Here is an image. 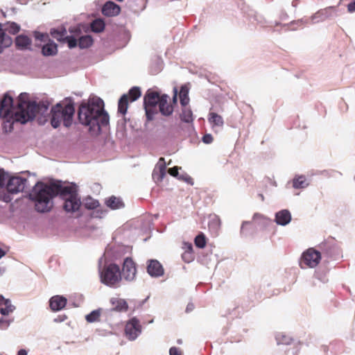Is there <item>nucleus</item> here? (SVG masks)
I'll return each mask as SVG.
<instances>
[{"label": "nucleus", "mask_w": 355, "mask_h": 355, "mask_svg": "<svg viewBox=\"0 0 355 355\" xmlns=\"http://www.w3.org/2000/svg\"><path fill=\"white\" fill-rule=\"evenodd\" d=\"M320 259V252L313 248H309L302 253L300 265L302 268L306 267L314 268L319 263Z\"/></svg>", "instance_id": "nucleus-6"}, {"label": "nucleus", "mask_w": 355, "mask_h": 355, "mask_svg": "<svg viewBox=\"0 0 355 355\" xmlns=\"http://www.w3.org/2000/svg\"><path fill=\"white\" fill-rule=\"evenodd\" d=\"M62 43H67L69 49H73L78 45V41L75 35H67Z\"/></svg>", "instance_id": "nucleus-38"}, {"label": "nucleus", "mask_w": 355, "mask_h": 355, "mask_svg": "<svg viewBox=\"0 0 355 355\" xmlns=\"http://www.w3.org/2000/svg\"><path fill=\"white\" fill-rule=\"evenodd\" d=\"M180 104L182 107H185L189 103V96H180Z\"/></svg>", "instance_id": "nucleus-50"}, {"label": "nucleus", "mask_w": 355, "mask_h": 355, "mask_svg": "<svg viewBox=\"0 0 355 355\" xmlns=\"http://www.w3.org/2000/svg\"><path fill=\"white\" fill-rule=\"evenodd\" d=\"M180 119L182 122L190 123L193 121V112L189 107H183L182 113L180 115Z\"/></svg>", "instance_id": "nucleus-30"}, {"label": "nucleus", "mask_w": 355, "mask_h": 355, "mask_svg": "<svg viewBox=\"0 0 355 355\" xmlns=\"http://www.w3.org/2000/svg\"><path fill=\"white\" fill-rule=\"evenodd\" d=\"M208 121L214 126L222 127L224 124L223 117L215 112L209 113Z\"/></svg>", "instance_id": "nucleus-29"}, {"label": "nucleus", "mask_w": 355, "mask_h": 355, "mask_svg": "<svg viewBox=\"0 0 355 355\" xmlns=\"http://www.w3.org/2000/svg\"><path fill=\"white\" fill-rule=\"evenodd\" d=\"M180 96H189V88L186 85H182L180 88Z\"/></svg>", "instance_id": "nucleus-53"}, {"label": "nucleus", "mask_w": 355, "mask_h": 355, "mask_svg": "<svg viewBox=\"0 0 355 355\" xmlns=\"http://www.w3.org/2000/svg\"><path fill=\"white\" fill-rule=\"evenodd\" d=\"M309 186L306 178L303 175L297 176L293 180V187L295 189H304Z\"/></svg>", "instance_id": "nucleus-31"}, {"label": "nucleus", "mask_w": 355, "mask_h": 355, "mask_svg": "<svg viewBox=\"0 0 355 355\" xmlns=\"http://www.w3.org/2000/svg\"><path fill=\"white\" fill-rule=\"evenodd\" d=\"M50 35L58 42H62L64 37H67V29L64 26L58 28H51L50 29Z\"/></svg>", "instance_id": "nucleus-23"}, {"label": "nucleus", "mask_w": 355, "mask_h": 355, "mask_svg": "<svg viewBox=\"0 0 355 355\" xmlns=\"http://www.w3.org/2000/svg\"><path fill=\"white\" fill-rule=\"evenodd\" d=\"M42 53L44 56H53L58 53V44L49 39L42 47Z\"/></svg>", "instance_id": "nucleus-19"}, {"label": "nucleus", "mask_w": 355, "mask_h": 355, "mask_svg": "<svg viewBox=\"0 0 355 355\" xmlns=\"http://www.w3.org/2000/svg\"><path fill=\"white\" fill-rule=\"evenodd\" d=\"M168 98L169 96L167 94H162L161 96L160 103L158 105L160 113L166 116L171 115L173 112V105L168 104Z\"/></svg>", "instance_id": "nucleus-18"}, {"label": "nucleus", "mask_w": 355, "mask_h": 355, "mask_svg": "<svg viewBox=\"0 0 355 355\" xmlns=\"http://www.w3.org/2000/svg\"><path fill=\"white\" fill-rule=\"evenodd\" d=\"M78 119L80 124L89 128L92 135H98L101 128L110 123L108 113L104 109V102L101 98H89L83 101L78 110Z\"/></svg>", "instance_id": "nucleus-2"}, {"label": "nucleus", "mask_w": 355, "mask_h": 355, "mask_svg": "<svg viewBox=\"0 0 355 355\" xmlns=\"http://www.w3.org/2000/svg\"><path fill=\"white\" fill-rule=\"evenodd\" d=\"M101 309H98L92 311L85 315V320L89 323H93L99 321L101 317Z\"/></svg>", "instance_id": "nucleus-32"}, {"label": "nucleus", "mask_w": 355, "mask_h": 355, "mask_svg": "<svg viewBox=\"0 0 355 355\" xmlns=\"http://www.w3.org/2000/svg\"><path fill=\"white\" fill-rule=\"evenodd\" d=\"M14 110L13 98L9 92H6L4 94L3 98L0 99V116L7 117L12 113Z\"/></svg>", "instance_id": "nucleus-11"}, {"label": "nucleus", "mask_w": 355, "mask_h": 355, "mask_svg": "<svg viewBox=\"0 0 355 355\" xmlns=\"http://www.w3.org/2000/svg\"><path fill=\"white\" fill-rule=\"evenodd\" d=\"M208 226L209 230L216 232L220 226V220L218 216L214 215L209 220Z\"/></svg>", "instance_id": "nucleus-37"}, {"label": "nucleus", "mask_w": 355, "mask_h": 355, "mask_svg": "<svg viewBox=\"0 0 355 355\" xmlns=\"http://www.w3.org/2000/svg\"><path fill=\"white\" fill-rule=\"evenodd\" d=\"M182 259L184 262L190 263L193 260L194 256L192 252H184L182 254Z\"/></svg>", "instance_id": "nucleus-45"}, {"label": "nucleus", "mask_w": 355, "mask_h": 355, "mask_svg": "<svg viewBox=\"0 0 355 355\" xmlns=\"http://www.w3.org/2000/svg\"><path fill=\"white\" fill-rule=\"evenodd\" d=\"M292 219L291 214L288 209H282L275 214V223L282 226L288 225Z\"/></svg>", "instance_id": "nucleus-17"}, {"label": "nucleus", "mask_w": 355, "mask_h": 355, "mask_svg": "<svg viewBox=\"0 0 355 355\" xmlns=\"http://www.w3.org/2000/svg\"><path fill=\"white\" fill-rule=\"evenodd\" d=\"M327 246V244L326 243H322L320 245V248L322 250H326V247Z\"/></svg>", "instance_id": "nucleus-63"}, {"label": "nucleus", "mask_w": 355, "mask_h": 355, "mask_svg": "<svg viewBox=\"0 0 355 355\" xmlns=\"http://www.w3.org/2000/svg\"><path fill=\"white\" fill-rule=\"evenodd\" d=\"M12 43V40L11 37L6 33L2 28V24L0 23V53H1L5 49L10 46Z\"/></svg>", "instance_id": "nucleus-22"}, {"label": "nucleus", "mask_w": 355, "mask_h": 355, "mask_svg": "<svg viewBox=\"0 0 355 355\" xmlns=\"http://www.w3.org/2000/svg\"><path fill=\"white\" fill-rule=\"evenodd\" d=\"M14 321V318L6 319L3 318H0V329H6Z\"/></svg>", "instance_id": "nucleus-43"}, {"label": "nucleus", "mask_w": 355, "mask_h": 355, "mask_svg": "<svg viewBox=\"0 0 355 355\" xmlns=\"http://www.w3.org/2000/svg\"><path fill=\"white\" fill-rule=\"evenodd\" d=\"M93 43V37L89 35H83L78 40V46L81 49L90 47Z\"/></svg>", "instance_id": "nucleus-27"}, {"label": "nucleus", "mask_w": 355, "mask_h": 355, "mask_svg": "<svg viewBox=\"0 0 355 355\" xmlns=\"http://www.w3.org/2000/svg\"><path fill=\"white\" fill-rule=\"evenodd\" d=\"M51 112V124L53 128H58L62 121L63 125L69 128L72 124L75 107L73 103H68L63 107L60 103H58L52 107Z\"/></svg>", "instance_id": "nucleus-4"}, {"label": "nucleus", "mask_w": 355, "mask_h": 355, "mask_svg": "<svg viewBox=\"0 0 355 355\" xmlns=\"http://www.w3.org/2000/svg\"><path fill=\"white\" fill-rule=\"evenodd\" d=\"M308 24V20L302 18V19H300L298 20L292 21L290 24H284L283 26H286L294 25V24H296L298 26H302V25H304V24Z\"/></svg>", "instance_id": "nucleus-47"}, {"label": "nucleus", "mask_w": 355, "mask_h": 355, "mask_svg": "<svg viewBox=\"0 0 355 355\" xmlns=\"http://www.w3.org/2000/svg\"><path fill=\"white\" fill-rule=\"evenodd\" d=\"M338 11L336 7L329 6L320 9L311 17L312 24H317L327 19H331L338 16Z\"/></svg>", "instance_id": "nucleus-7"}, {"label": "nucleus", "mask_w": 355, "mask_h": 355, "mask_svg": "<svg viewBox=\"0 0 355 355\" xmlns=\"http://www.w3.org/2000/svg\"><path fill=\"white\" fill-rule=\"evenodd\" d=\"M250 222L248 221H243V223H242V225H241V233L243 234V230H244V226L245 225H248L249 224Z\"/></svg>", "instance_id": "nucleus-62"}, {"label": "nucleus", "mask_w": 355, "mask_h": 355, "mask_svg": "<svg viewBox=\"0 0 355 355\" xmlns=\"http://www.w3.org/2000/svg\"><path fill=\"white\" fill-rule=\"evenodd\" d=\"M144 109L147 120H153L155 114H157V107L146 106L144 107Z\"/></svg>", "instance_id": "nucleus-41"}, {"label": "nucleus", "mask_w": 355, "mask_h": 355, "mask_svg": "<svg viewBox=\"0 0 355 355\" xmlns=\"http://www.w3.org/2000/svg\"><path fill=\"white\" fill-rule=\"evenodd\" d=\"M127 95L128 97L129 96L131 102L137 101L141 95L140 87L136 86L132 87L129 90L128 94Z\"/></svg>", "instance_id": "nucleus-36"}, {"label": "nucleus", "mask_w": 355, "mask_h": 355, "mask_svg": "<svg viewBox=\"0 0 355 355\" xmlns=\"http://www.w3.org/2000/svg\"><path fill=\"white\" fill-rule=\"evenodd\" d=\"M8 300L9 299H6L2 295H0V306H3Z\"/></svg>", "instance_id": "nucleus-60"}, {"label": "nucleus", "mask_w": 355, "mask_h": 355, "mask_svg": "<svg viewBox=\"0 0 355 355\" xmlns=\"http://www.w3.org/2000/svg\"><path fill=\"white\" fill-rule=\"evenodd\" d=\"M194 242H195V245L198 248H205V245H206V238H205V236L202 233L199 234L198 235H197L196 236Z\"/></svg>", "instance_id": "nucleus-40"}, {"label": "nucleus", "mask_w": 355, "mask_h": 355, "mask_svg": "<svg viewBox=\"0 0 355 355\" xmlns=\"http://www.w3.org/2000/svg\"><path fill=\"white\" fill-rule=\"evenodd\" d=\"M59 196L64 200L66 212H76L81 205L77 186L74 183L64 185L61 180H55L49 184L37 182L29 193V199L35 202V210L40 213L49 212L53 206V199Z\"/></svg>", "instance_id": "nucleus-1"}, {"label": "nucleus", "mask_w": 355, "mask_h": 355, "mask_svg": "<svg viewBox=\"0 0 355 355\" xmlns=\"http://www.w3.org/2000/svg\"><path fill=\"white\" fill-rule=\"evenodd\" d=\"M194 309V304L191 302L188 303L185 311L189 313Z\"/></svg>", "instance_id": "nucleus-59"}, {"label": "nucleus", "mask_w": 355, "mask_h": 355, "mask_svg": "<svg viewBox=\"0 0 355 355\" xmlns=\"http://www.w3.org/2000/svg\"><path fill=\"white\" fill-rule=\"evenodd\" d=\"M67 298L62 295H55L50 298L49 306L52 311H58L67 304Z\"/></svg>", "instance_id": "nucleus-16"}, {"label": "nucleus", "mask_w": 355, "mask_h": 355, "mask_svg": "<svg viewBox=\"0 0 355 355\" xmlns=\"http://www.w3.org/2000/svg\"><path fill=\"white\" fill-rule=\"evenodd\" d=\"M99 275L101 283L109 287H116L121 280V270L116 263H110L99 268Z\"/></svg>", "instance_id": "nucleus-5"}, {"label": "nucleus", "mask_w": 355, "mask_h": 355, "mask_svg": "<svg viewBox=\"0 0 355 355\" xmlns=\"http://www.w3.org/2000/svg\"><path fill=\"white\" fill-rule=\"evenodd\" d=\"M33 36L36 41L41 42H46L50 39L48 33H41L37 31L33 32Z\"/></svg>", "instance_id": "nucleus-42"}, {"label": "nucleus", "mask_w": 355, "mask_h": 355, "mask_svg": "<svg viewBox=\"0 0 355 355\" xmlns=\"http://www.w3.org/2000/svg\"><path fill=\"white\" fill-rule=\"evenodd\" d=\"M202 141L203 143L206 144H209L213 141V137L211 134H205L202 137Z\"/></svg>", "instance_id": "nucleus-49"}, {"label": "nucleus", "mask_w": 355, "mask_h": 355, "mask_svg": "<svg viewBox=\"0 0 355 355\" xmlns=\"http://www.w3.org/2000/svg\"><path fill=\"white\" fill-rule=\"evenodd\" d=\"M101 12L106 17H115L120 14L121 7L116 3L108 1L103 4Z\"/></svg>", "instance_id": "nucleus-15"}, {"label": "nucleus", "mask_w": 355, "mask_h": 355, "mask_svg": "<svg viewBox=\"0 0 355 355\" xmlns=\"http://www.w3.org/2000/svg\"><path fill=\"white\" fill-rule=\"evenodd\" d=\"M110 303L113 306L112 311L117 312H125L128 311V305L124 299L112 297Z\"/></svg>", "instance_id": "nucleus-21"}, {"label": "nucleus", "mask_w": 355, "mask_h": 355, "mask_svg": "<svg viewBox=\"0 0 355 355\" xmlns=\"http://www.w3.org/2000/svg\"><path fill=\"white\" fill-rule=\"evenodd\" d=\"M90 28L92 31L95 33H102L105 28V23L104 19L101 18H97L94 19L90 23Z\"/></svg>", "instance_id": "nucleus-25"}, {"label": "nucleus", "mask_w": 355, "mask_h": 355, "mask_svg": "<svg viewBox=\"0 0 355 355\" xmlns=\"http://www.w3.org/2000/svg\"><path fill=\"white\" fill-rule=\"evenodd\" d=\"M125 334L130 340H135L141 334V326L139 320L133 317L130 319L125 327Z\"/></svg>", "instance_id": "nucleus-8"}, {"label": "nucleus", "mask_w": 355, "mask_h": 355, "mask_svg": "<svg viewBox=\"0 0 355 355\" xmlns=\"http://www.w3.org/2000/svg\"><path fill=\"white\" fill-rule=\"evenodd\" d=\"M85 207L88 209H94L98 207L99 202L98 200L91 198L88 197L85 200Z\"/></svg>", "instance_id": "nucleus-39"}, {"label": "nucleus", "mask_w": 355, "mask_h": 355, "mask_svg": "<svg viewBox=\"0 0 355 355\" xmlns=\"http://www.w3.org/2000/svg\"><path fill=\"white\" fill-rule=\"evenodd\" d=\"M10 194L11 193L8 192V193H3L1 195V199L5 202H10L12 200V198L10 196Z\"/></svg>", "instance_id": "nucleus-51"}, {"label": "nucleus", "mask_w": 355, "mask_h": 355, "mask_svg": "<svg viewBox=\"0 0 355 355\" xmlns=\"http://www.w3.org/2000/svg\"><path fill=\"white\" fill-rule=\"evenodd\" d=\"M5 26L6 28L5 29H3L5 32L7 31L8 33L12 35H16L19 32L21 29L20 26L18 24L13 21H8L6 24H5Z\"/></svg>", "instance_id": "nucleus-33"}, {"label": "nucleus", "mask_w": 355, "mask_h": 355, "mask_svg": "<svg viewBox=\"0 0 355 355\" xmlns=\"http://www.w3.org/2000/svg\"><path fill=\"white\" fill-rule=\"evenodd\" d=\"M160 92L153 89H148L144 96V107H157L161 101Z\"/></svg>", "instance_id": "nucleus-12"}, {"label": "nucleus", "mask_w": 355, "mask_h": 355, "mask_svg": "<svg viewBox=\"0 0 355 355\" xmlns=\"http://www.w3.org/2000/svg\"><path fill=\"white\" fill-rule=\"evenodd\" d=\"M128 107V95L123 94L118 102V112L121 114H125L127 112Z\"/></svg>", "instance_id": "nucleus-28"}, {"label": "nucleus", "mask_w": 355, "mask_h": 355, "mask_svg": "<svg viewBox=\"0 0 355 355\" xmlns=\"http://www.w3.org/2000/svg\"><path fill=\"white\" fill-rule=\"evenodd\" d=\"M67 319L66 315H59L56 318L53 319V322H64Z\"/></svg>", "instance_id": "nucleus-56"}, {"label": "nucleus", "mask_w": 355, "mask_h": 355, "mask_svg": "<svg viewBox=\"0 0 355 355\" xmlns=\"http://www.w3.org/2000/svg\"><path fill=\"white\" fill-rule=\"evenodd\" d=\"M166 164L164 158L160 157L152 174L153 179L155 182H158L162 181L166 175Z\"/></svg>", "instance_id": "nucleus-14"}, {"label": "nucleus", "mask_w": 355, "mask_h": 355, "mask_svg": "<svg viewBox=\"0 0 355 355\" xmlns=\"http://www.w3.org/2000/svg\"><path fill=\"white\" fill-rule=\"evenodd\" d=\"M277 344L279 345H290L293 339L283 333H278L275 336Z\"/></svg>", "instance_id": "nucleus-34"}, {"label": "nucleus", "mask_w": 355, "mask_h": 355, "mask_svg": "<svg viewBox=\"0 0 355 355\" xmlns=\"http://www.w3.org/2000/svg\"><path fill=\"white\" fill-rule=\"evenodd\" d=\"M347 10L351 13L355 12V0H353L347 5Z\"/></svg>", "instance_id": "nucleus-57"}, {"label": "nucleus", "mask_w": 355, "mask_h": 355, "mask_svg": "<svg viewBox=\"0 0 355 355\" xmlns=\"http://www.w3.org/2000/svg\"><path fill=\"white\" fill-rule=\"evenodd\" d=\"M69 32L76 37L81 33V30L79 27H73L69 28Z\"/></svg>", "instance_id": "nucleus-52"}, {"label": "nucleus", "mask_w": 355, "mask_h": 355, "mask_svg": "<svg viewBox=\"0 0 355 355\" xmlns=\"http://www.w3.org/2000/svg\"><path fill=\"white\" fill-rule=\"evenodd\" d=\"M173 92H174V95L172 98V102H173V104L175 105L178 103V90H177L176 87H174Z\"/></svg>", "instance_id": "nucleus-58"}, {"label": "nucleus", "mask_w": 355, "mask_h": 355, "mask_svg": "<svg viewBox=\"0 0 355 355\" xmlns=\"http://www.w3.org/2000/svg\"><path fill=\"white\" fill-rule=\"evenodd\" d=\"M27 351L24 349H21L18 351L17 355H27Z\"/></svg>", "instance_id": "nucleus-61"}, {"label": "nucleus", "mask_w": 355, "mask_h": 355, "mask_svg": "<svg viewBox=\"0 0 355 355\" xmlns=\"http://www.w3.org/2000/svg\"><path fill=\"white\" fill-rule=\"evenodd\" d=\"M7 173L3 169L0 168V187H3L5 185L6 180L7 179Z\"/></svg>", "instance_id": "nucleus-48"}, {"label": "nucleus", "mask_w": 355, "mask_h": 355, "mask_svg": "<svg viewBox=\"0 0 355 355\" xmlns=\"http://www.w3.org/2000/svg\"><path fill=\"white\" fill-rule=\"evenodd\" d=\"M6 254V252L4 250H3L1 248H0V259L1 257H3L4 255Z\"/></svg>", "instance_id": "nucleus-64"}, {"label": "nucleus", "mask_w": 355, "mask_h": 355, "mask_svg": "<svg viewBox=\"0 0 355 355\" xmlns=\"http://www.w3.org/2000/svg\"><path fill=\"white\" fill-rule=\"evenodd\" d=\"M182 168L179 166H174L168 169V173L171 175L176 178L179 175V170H181Z\"/></svg>", "instance_id": "nucleus-46"}, {"label": "nucleus", "mask_w": 355, "mask_h": 355, "mask_svg": "<svg viewBox=\"0 0 355 355\" xmlns=\"http://www.w3.org/2000/svg\"><path fill=\"white\" fill-rule=\"evenodd\" d=\"M4 306H1L0 309V313L3 315H8L9 313H12L16 307L13 304H12L10 300H7L3 305Z\"/></svg>", "instance_id": "nucleus-35"}, {"label": "nucleus", "mask_w": 355, "mask_h": 355, "mask_svg": "<svg viewBox=\"0 0 355 355\" xmlns=\"http://www.w3.org/2000/svg\"><path fill=\"white\" fill-rule=\"evenodd\" d=\"M169 354L170 355H181V352H180V350L178 347H172L169 349Z\"/></svg>", "instance_id": "nucleus-55"}, {"label": "nucleus", "mask_w": 355, "mask_h": 355, "mask_svg": "<svg viewBox=\"0 0 355 355\" xmlns=\"http://www.w3.org/2000/svg\"><path fill=\"white\" fill-rule=\"evenodd\" d=\"M184 249L186 252H192L193 253V245L191 243H184Z\"/></svg>", "instance_id": "nucleus-54"}, {"label": "nucleus", "mask_w": 355, "mask_h": 355, "mask_svg": "<svg viewBox=\"0 0 355 355\" xmlns=\"http://www.w3.org/2000/svg\"><path fill=\"white\" fill-rule=\"evenodd\" d=\"M105 205L112 209H118L124 207V203L119 197L112 196L105 199Z\"/></svg>", "instance_id": "nucleus-24"}, {"label": "nucleus", "mask_w": 355, "mask_h": 355, "mask_svg": "<svg viewBox=\"0 0 355 355\" xmlns=\"http://www.w3.org/2000/svg\"><path fill=\"white\" fill-rule=\"evenodd\" d=\"M28 94L21 93L17 98V105L14 115L16 121L21 124L34 120L36 113L44 114L49 110V104L46 101H35L27 100Z\"/></svg>", "instance_id": "nucleus-3"}, {"label": "nucleus", "mask_w": 355, "mask_h": 355, "mask_svg": "<svg viewBox=\"0 0 355 355\" xmlns=\"http://www.w3.org/2000/svg\"><path fill=\"white\" fill-rule=\"evenodd\" d=\"M163 68V62L159 57H155L150 65V73L155 75L160 72Z\"/></svg>", "instance_id": "nucleus-26"}, {"label": "nucleus", "mask_w": 355, "mask_h": 355, "mask_svg": "<svg viewBox=\"0 0 355 355\" xmlns=\"http://www.w3.org/2000/svg\"><path fill=\"white\" fill-rule=\"evenodd\" d=\"M137 269L135 263L130 257H126L123 263L121 279L124 278L126 281L131 282L135 278Z\"/></svg>", "instance_id": "nucleus-10"}, {"label": "nucleus", "mask_w": 355, "mask_h": 355, "mask_svg": "<svg viewBox=\"0 0 355 355\" xmlns=\"http://www.w3.org/2000/svg\"><path fill=\"white\" fill-rule=\"evenodd\" d=\"M178 179L182 180L191 185L193 184V179L186 173L183 172L182 173H179V175L178 176Z\"/></svg>", "instance_id": "nucleus-44"}, {"label": "nucleus", "mask_w": 355, "mask_h": 355, "mask_svg": "<svg viewBox=\"0 0 355 355\" xmlns=\"http://www.w3.org/2000/svg\"><path fill=\"white\" fill-rule=\"evenodd\" d=\"M27 180L19 176H13L8 178L6 184V190L8 193L16 194L22 192L26 187Z\"/></svg>", "instance_id": "nucleus-9"}, {"label": "nucleus", "mask_w": 355, "mask_h": 355, "mask_svg": "<svg viewBox=\"0 0 355 355\" xmlns=\"http://www.w3.org/2000/svg\"><path fill=\"white\" fill-rule=\"evenodd\" d=\"M31 40L26 35L21 34L15 37L16 47L19 50L30 49Z\"/></svg>", "instance_id": "nucleus-20"}, {"label": "nucleus", "mask_w": 355, "mask_h": 355, "mask_svg": "<svg viewBox=\"0 0 355 355\" xmlns=\"http://www.w3.org/2000/svg\"><path fill=\"white\" fill-rule=\"evenodd\" d=\"M146 269L147 272L152 277H159L164 274L162 265L157 259L148 260Z\"/></svg>", "instance_id": "nucleus-13"}]
</instances>
